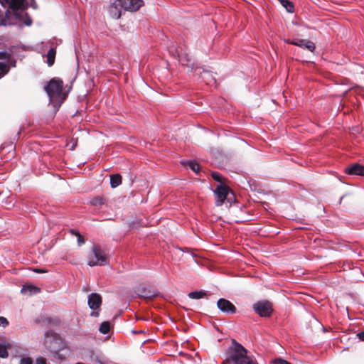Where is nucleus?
I'll return each mask as SVG.
<instances>
[{
    "label": "nucleus",
    "mask_w": 364,
    "mask_h": 364,
    "mask_svg": "<svg viewBox=\"0 0 364 364\" xmlns=\"http://www.w3.org/2000/svg\"><path fill=\"white\" fill-rule=\"evenodd\" d=\"M63 82L60 78L54 77L45 85L44 89L48 94L50 101L62 103L65 95L63 92Z\"/></svg>",
    "instance_id": "nucleus-1"
},
{
    "label": "nucleus",
    "mask_w": 364,
    "mask_h": 364,
    "mask_svg": "<svg viewBox=\"0 0 364 364\" xmlns=\"http://www.w3.org/2000/svg\"><path fill=\"white\" fill-rule=\"evenodd\" d=\"M223 364H256L247 356V350L240 344H237L229 358L223 361Z\"/></svg>",
    "instance_id": "nucleus-2"
},
{
    "label": "nucleus",
    "mask_w": 364,
    "mask_h": 364,
    "mask_svg": "<svg viewBox=\"0 0 364 364\" xmlns=\"http://www.w3.org/2000/svg\"><path fill=\"white\" fill-rule=\"evenodd\" d=\"M0 4L4 6H8L13 11L16 19L19 18L18 11H23L28 6L37 9V4L35 0H0Z\"/></svg>",
    "instance_id": "nucleus-3"
},
{
    "label": "nucleus",
    "mask_w": 364,
    "mask_h": 364,
    "mask_svg": "<svg viewBox=\"0 0 364 364\" xmlns=\"http://www.w3.org/2000/svg\"><path fill=\"white\" fill-rule=\"evenodd\" d=\"M107 264L106 257L102 249L97 246L94 245L92 248L90 253L88 255L87 264L90 267L94 266H103Z\"/></svg>",
    "instance_id": "nucleus-4"
},
{
    "label": "nucleus",
    "mask_w": 364,
    "mask_h": 364,
    "mask_svg": "<svg viewBox=\"0 0 364 364\" xmlns=\"http://www.w3.org/2000/svg\"><path fill=\"white\" fill-rule=\"evenodd\" d=\"M88 306L92 310L91 313V316L94 317H97L99 316V312L96 310L100 308L102 304V297L100 294L97 293H92L88 296Z\"/></svg>",
    "instance_id": "nucleus-5"
},
{
    "label": "nucleus",
    "mask_w": 364,
    "mask_h": 364,
    "mask_svg": "<svg viewBox=\"0 0 364 364\" xmlns=\"http://www.w3.org/2000/svg\"><path fill=\"white\" fill-rule=\"evenodd\" d=\"M254 310L261 316H270L272 308L269 301H259L254 304Z\"/></svg>",
    "instance_id": "nucleus-6"
},
{
    "label": "nucleus",
    "mask_w": 364,
    "mask_h": 364,
    "mask_svg": "<svg viewBox=\"0 0 364 364\" xmlns=\"http://www.w3.org/2000/svg\"><path fill=\"white\" fill-rule=\"evenodd\" d=\"M120 7L125 11H136L143 6L142 0H119Z\"/></svg>",
    "instance_id": "nucleus-7"
},
{
    "label": "nucleus",
    "mask_w": 364,
    "mask_h": 364,
    "mask_svg": "<svg viewBox=\"0 0 364 364\" xmlns=\"http://www.w3.org/2000/svg\"><path fill=\"white\" fill-rule=\"evenodd\" d=\"M214 193L216 196V202L215 204L218 206L221 205L225 200L226 199L228 193H229V188L220 183L217 186L215 190L214 191Z\"/></svg>",
    "instance_id": "nucleus-8"
},
{
    "label": "nucleus",
    "mask_w": 364,
    "mask_h": 364,
    "mask_svg": "<svg viewBox=\"0 0 364 364\" xmlns=\"http://www.w3.org/2000/svg\"><path fill=\"white\" fill-rule=\"evenodd\" d=\"M285 42L289 44L294 45L300 48L307 49L311 52H314L316 48L314 43L309 40L296 38L291 41L287 40L285 41Z\"/></svg>",
    "instance_id": "nucleus-9"
},
{
    "label": "nucleus",
    "mask_w": 364,
    "mask_h": 364,
    "mask_svg": "<svg viewBox=\"0 0 364 364\" xmlns=\"http://www.w3.org/2000/svg\"><path fill=\"white\" fill-rule=\"evenodd\" d=\"M217 306L225 314H235L236 312L235 306L225 299H220L217 302Z\"/></svg>",
    "instance_id": "nucleus-10"
},
{
    "label": "nucleus",
    "mask_w": 364,
    "mask_h": 364,
    "mask_svg": "<svg viewBox=\"0 0 364 364\" xmlns=\"http://www.w3.org/2000/svg\"><path fill=\"white\" fill-rule=\"evenodd\" d=\"M58 336L52 331H48L45 333L44 344L48 348L55 349V345L59 343Z\"/></svg>",
    "instance_id": "nucleus-11"
},
{
    "label": "nucleus",
    "mask_w": 364,
    "mask_h": 364,
    "mask_svg": "<svg viewBox=\"0 0 364 364\" xmlns=\"http://www.w3.org/2000/svg\"><path fill=\"white\" fill-rule=\"evenodd\" d=\"M11 56L5 52H0V77L4 76L9 70V63Z\"/></svg>",
    "instance_id": "nucleus-12"
},
{
    "label": "nucleus",
    "mask_w": 364,
    "mask_h": 364,
    "mask_svg": "<svg viewBox=\"0 0 364 364\" xmlns=\"http://www.w3.org/2000/svg\"><path fill=\"white\" fill-rule=\"evenodd\" d=\"M119 3V1L116 0L109 7V16L112 18L118 19L120 18V16L122 15V9H123V8L120 7V4Z\"/></svg>",
    "instance_id": "nucleus-13"
},
{
    "label": "nucleus",
    "mask_w": 364,
    "mask_h": 364,
    "mask_svg": "<svg viewBox=\"0 0 364 364\" xmlns=\"http://www.w3.org/2000/svg\"><path fill=\"white\" fill-rule=\"evenodd\" d=\"M346 172L349 175L364 176V166L355 164L348 167Z\"/></svg>",
    "instance_id": "nucleus-14"
},
{
    "label": "nucleus",
    "mask_w": 364,
    "mask_h": 364,
    "mask_svg": "<svg viewBox=\"0 0 364 364\" xmlns=\"http://www.w3.org/2000/svg\"><path fill=\"white\" fill-rule=\"evenodd\" d=\"M177 53H178V60L182 65H186L188 68L193 67V60L189 55H188L186 54L179 53L178 51H177Z\"/></svg>",
    "instance_id": "nucleus-15"
},
{
    "label": "nucleus",
    "mask_w": 364,
    "mask_h": 364,
    "mask_svg": "<svg viewBox=\"0 0 364 364\" xmlns=\"http://www.w3.org/2000/svg\"><path fill=\"white\" fill-rule=\"evenodd\" d=\"M41 291V289L36 287V286H33V285H31V284H26V285H23V287L21 288V292L23 294H29V295H31V294H38Z\"/></svg>",
    "instance_id": "nucleus-16"
},
{
    "label": "nucleus",
    "mask_w": 364,
    "mask_h": 364,
    "mask_svg": "<svg viewBox=\"0 0 364 364\" xmlns=\"http://www.w3.org/2000/svg\"><path fill=\"white\" fill-rule=\"evenodd\" d=\"M56 55V50L55 48H51L46 55V62L48 66H52L55 63Z\"/></svg>",
    "instance_id": "nucleus-17"
},
{
    "label": "nucleus",
    "mask_w": 364,
    "mask_h": 364,
    "mask_svg": "<svg viewBox=\"0 0 364 364\" xmlns=\"http://www.w3.org/2000/svg\"><path fill=\"white\" fill-rule=\"evenodd\" d=\"M138 295L145 299H152L155 296V294L150 290H146L144 288L138 290Z\"/></svg>",
    "instance_id": "nucleus-18"
},
{
    "label": "nucleus",
    "mask_w": 364,
    "mask_h": 364,
    "mask_svg": "<svg viewBox=\"0 0 364 364\" xmlns=\"http://www.w3.org/2000/svg\"><path fill=\"white\" fill-rule=\"evenodd\" d=\"M122 183V177L119 174H114L110 176V185L112 188H116Z\"/></svg>",
    "instance_id": "nucleus-19"
},
{
    "label": "nucleus",
    "mask_w": 364,
    "mask_h": 364,
    "mask_svg": "<svg viewBox=\"0 0 364 364\" xmlns=\"http://www.w3.org/2000/svg\"><path fill=\"white\" fill-rule=\"evenodd\" d=\"M280 4L286 9L288 12L292 13L294 11V6L289 0H278Z\"/></svg>",
    "instance_id": "nucleus-20"
},
{
    "label": "nucleus",
    "mask_w": 364,
    "mask_h": 364,
    "mask_svg": "<svg viewBox=\"0 0 364 364\" xmlns=\"http://www.w3.org/2000/svg\"><path fill=\"white\" fill-rule=\"evenodd\" d=\"M205 296H206V291H195L188 294V296L192 299H199Z\"/></svg>",
    "instance_id": "nucleus-21"
},
{
    "label": "nucleus",
    "mask_w": 364,
    "mask_h": 364,
    "mask_svg": "<svg viewBox=\"0 0 364 364\" xmlns=\"http://www.w3.org/2000/svg\"><path fill=\"white\" fill-rule=\"evenodd\" d=\"M110 329V324L109 321H104L100 326L99 331L102 334H107Z\"/></svg>",
    "instance_id": "nucleus-22"
},
{
    "label": "nucleus",
    "mask_w": 364,
    "mask_h": 364,
    "mask_svg": "<svg viewBox=\"0 0 364 364\" xmlns=\"http://www.w3.org/2000/svg\"><path fill=\"white\" fill-rule=\"evenodd\" d=\"M70 232L73 235H75L77 237V243L79 245H82L85 243V240L82 237V236L79 233V232L75 230H70Z\"/></svg>",
    "instance_id": "nucleus-23"
},
{
    "label": "nucleus",
    "mask_w": 364,
    "mask_h": 364,
    "mask_svg": "<svg viewBox=\"0 0 364 364\" xmlns=\"http://www.w3.org/2000/svg\"><path fill=\"white\" fill-rule=\"evenodd\" d=\"M8 355L9 353L6 347L4 345L0 343V357L2 358H6L8 357Z\"/></svg>",
    "instance_id": "nucleus-24"
},
{
    "label": "nucleus",
    "mask_w": 364,
    "mask_h": 364,
    "mask_svg": "<svg viewBox=\"0 0 364 364\" xmlns=\"http://www.w3.org/2000/svg\"><path fill=\"white\" fill-rule=\"evenodd\" d=\"M212 77V74L208 72V71H203V73L201 74V76L200 77L202 78L203 80H204L206 84H209L210 82H209V78Z\"/></svg>",
    "instance_id": "nucleus-25"
},
{
    "label": "nucleus",
    "mask_w": 364,
    "mask_h": 364,
    "mask_svg": "<svg viewBox=\"0 0 364 364\" xmlns=\"http://www.w3.org/2000/svg\"><path fill=\"white\" fill-rule=\"evenodd\" d=\"M189 167L191 170H193L194 172L198 173L199 171V165L196 162H190L189 163Z\"/></svg>",
    "instance_id": "nucleus-26"
},
{
    "label": "nucleus",
    "mask_w": 364,
    "mask_h": 364,
    "mask_svg": "<svg viewBox=\"0 0 364 364\" xmlns=\"http://www.w3.org/2000/svg\"><path fill=\"white\" fill-rule=\"evenodd\" d=\"M212 177L215 181L222 183L223 176L218 172H213Z\"/></svg>",
    "instance_id": "nucleus-27"
},
{
    "label": "nucleus",
    "mask_w": 364,
    "mask_h": 364,
    "mask_svg": "<svg viewBox=\"0 0 364 364\" xmlns=\"http://www.w3.org/2000/svg\"><path fill=\"white\" fill-rule=\"evenodd\" d=\"M273 363L274 364H291L287 360H286L284 359H282V358H280L274 359L273 360Z\"/></svg>",
    "instance_id": "nucleus-28"
},
{
    "label": "nucleus",
    "mask_w": 364,
    "mask_h": 364,
    "mask_svg": "<svg viewBox=\"0 0 364 364\" xmlns=\"http://www.w3.org/2000/svg\"><path fill=\"white\" fill-rule=\"evenodd\" d=\"M20 364H33V361L30 358H23L21 359Z\"/></svg>",
    "instance_id": "nucleus-29"
},
{
    "label": "nucleus",
    "mask_w": 364,
    "mask_h": 364,
    "mask_svg": "<svg viewBox=\"0 0 364 364\" xmlns=\"http://www.w3.org/2000/svg\"><path fill=\"white\" fill-rule=\"evenodd\" d=\"M9 324L7 319L3 316H0V326L5 327Z\"/></svg>",
    "instance_id": "nucleus-30"
},
{
    "label": "nucleus",
    "mask_w": 364,
    "mask_h": 364,
    "mask_svg": "<svg viewBox=\"0 0 364 364\" xmlns=\"http://www.w3.org/2000/svg\"><path fill=\"white\" fill-rule=\"evenodd\" d=\"M36 364H46V360L43 358H39L36 360Z\"/></svg>",
    "instance_id": "nucleus-31"
},
{
    "label": "nucleus",
    "mask_w": 364,
    "mask_h": 364,
    "mask_svg": "<svg viewBox=\"0 0 364 364\" xmlns=\"http://www.w3.org/2000/svg\"><path fill=\"white\" fill-rule=\"evenodd\" d=\"M358 336L360 339L361 340H364V331H362V332H360L358 334Z\"/></svg>",
    "instance_id": "nucleus-32"
},
{
    "label": "nucleus",
    "mask_w": 364,
    "mask_h": 364,
    "mask_svg": "<svg viewBox=\"0 0 364 364\" xmlns=\"http://www.w3.org/2000/svg\"><path fill=\"white\" fill-rule=\"evenodd\" d=\"M34 272H38V273H43V272H46V270H44V269H34Z\"/></svg>",
    "instance_id": "nucleus-33"
},
{
    "label": "nucleus",
    "mask_w": 364,
    "mask_h": 364,
    "mask_svg": "<svg viewBox=\"0 0 364 364\" xmlns=\"http://www.w3.org/2000/svg\"><path fill=\"white\" fill-rule=\"evenodd\" d=\"M31 23H32V21H31V19H30V18L27 19V20L25 21V24H26V26H30V25H31Z\"/></svg>",
    "instance_id": "nucleus-34"
},
{
    "label": "nucleus",
    "mask_w": 364,
    "mask_h": 364,
    "mask_svg": "<svg viewBox=\"0 0 364 364\" xmlns=\"http://www.w3.org/2000/svg\"><path fill=\"white\" fill-rule=\"evenodd\" d=\"M9 14H10V11H8L6 13V16H9Z\"/></svg>",
    "instance_id": "nucleus-35"
},
{
    "label": "nucleus",
    "mask_w": 364,
    "mask_h": 364,
    "mask_svg": "<svg viewBox=\"0 0 364 364\" xmlns=\"http://www.w3.org/2000/svg\"><path fill=\"white\" fill-rule=\"evenodd\" d=\"M54 106H55V107H56V106L59 107V106H60V104H58V105H54Z\"/></svg>",
    "instance_id": "nucleus-36"
}]
</instances>
